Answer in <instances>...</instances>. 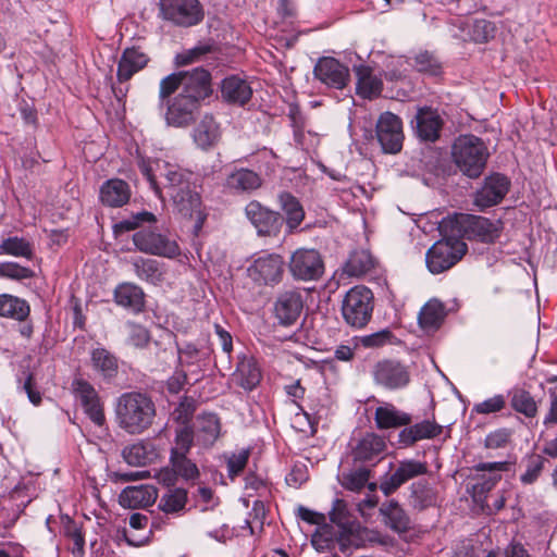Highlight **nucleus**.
Masks as SVG:
<instances>
[{
	"instance_id": "nucleus-1",
	"label": "nucleus",
	"mask_w": 557,
	"mask_h": 557,
	"mask_svg": "<svg viewBox=\"0 0 557 557\" xmlns=\"http://www.w3.org/2000/svg\"><path fill=\"white\" fill-rule=\"evenodd\" d=\"M212 91L211 74L201 66L163 77L159 84L158 110L165 125L183 129L193 126Z\"/></svg>"
},
{
	"instance_id": "nucleus-2",
	"label": "nucleus",
	"mask_w": 557,
	"mask_h": 557,
	"mask_svg": "<svg viewBox=\"0 0 557 557\" xmlns=\"http://www.w3.org/2000/svg\"><path fill=\"white\" fill-rule=\"evenodd\" d=\"M137 165L157 194L159 186L154 171H161L160 175L165 180L164 188L173 201L174 209L182 216L194 219V233L197 235L202 228L207 215L201 210V197L194 173L177 165L161 163L159 160L141 156L138 157Z\"/></svg>"
},
{
	"instance_id": "nucleus-3",
	"label": "nucleus",
	"mask_w": 557,
	"mask_h": 557,
	"mask_svg": "<svg viewBox=\"0 0 557 557\" xmlns=\"http://www.w3.org/2000/svg\"><path fill=\"white\" fill-rule=\"evenodd\" d=\"M115 422L129 435L148 431L157 417V407L150 395L143 392H125L115 403Z\"/></svg>"
},
{
	"instance_id": "nucleus-4",
	"label": "nucleus",
	"mask_w": 557,
	"mask_h": 557,
	"mask_svg": "<svg viewBox=\"0 0 557 557\" xmlns=\"http://www.w3.org/2000/svg\"><path fill=\"white\" fill-rule=\"evenodd\" d=\"M488 150L484 141L475 135H460L451 147V157L458 170L469 178H478L483 173Z\"/></svg>"
},
{
	"instance_id": "nucleus-5",
	"label": "nucleus",
	"mask_w": 557,
	"mask_h": 557,
	"mask_svg": "<svg viewBox=\"0 0 557 557\" xmlns=\"http://www.w3.org/2000/svg\"><path fill=\"white\" fill-rule=\"evenodd\" d=\"M453 231L462 233L468 239H475L484 244L495 243L502 233L503 223L500 220L475 214L459 213L449 220Z\"/></svg>"
},
{
	"instance_id": "nucleus-6",
	"label": "nucleus",
	"mask_w": 557,
	"mask_h": 557,
	"mask_svg": "<svg viewBox=\"0 0 557 557\" xmlns=\"http://www.w3.org/2000/svg\"><path fill=\"white\" fill-rule=\"evenodd\" d=\"M373 293L357 285L351 287L342 301V315L351 327L361 329L368 324L373 312Z\"/></svg>"
},
{
	"instance_id": "nucleus-7",
	"label": "nucleus",
	"mask_w": 557,
	"mask_h": 557,
	"mask_svg": "<svg viewBox=\"0 0 557 557\" xmlns=\"http://www.w3.org/2000/svg\"><path fill=\"white\" fill-rule=\"evenodd\" d=\"M136 249L146 255L174 259L181 255L177 242L157 227H141L133 234Z\"/></svg>"
},
{
	"instance_id": "nucleus-8",
	"label": "nucleus",
	"mask_w": 557,
	"mask_h": 557,
	"mask_svg": "<svg viewBox=\"0 0 557 557\" xmlns=\"http://www.w3.org/2000/svg\"><path fill=\"white\" fill-rule=\"evenodd\" d=\"M467 245L454 237L434 243L425 253L426 268L432 274L453 268L467 252Z\"/></svg>"
},
{
	"instance_id": "nucleus-9",
	"label": "nucleus",
	"mask_w": 557,
	"mask_h": 557,
	"mask_svg": "<svg viewBox=\"0 0 557 557\" xmlns=\"http://www.w3.org/2000/svg\"><path fill=\"white\" fill-rule=\"evenodd\" d=\"M160 15L177 27H193L205 18L199 0H160Z\"/></svg>"
},
{
	"instance_id": "nucleus-10",
	"label": "nucleus",
	"mask_w": 557,
	"mask_h": 557,
	"mask_svg": "<svg viewBox=\"0 0 557 557\" xmlns=\"http://www.w3.org/2000/svg\"><path fill=\"white\" fill-rule=\"evenodd\" d=\"M509 469L510 462L508 461L479 462L473 466L474 471L483 472L475 476L476 482L469 490L473 502L484 508L487 494L502 479L500 472Z\"/></svg>"
},
{
	"instance_id": "nucleus-11",
	"label": "nucleus",
	"mask_w": 557,
	"mask_h": 557,
	"mask_svg": "<svg viewBox=\"0 0 557 557\" xmlns=\"http://www.w3.org/2000/svg\"><path fill=\"white\" fill-rule=\"evenodd\" d=\"M288 269L297 281H317L324 273V262L318 250L299 248L292 253Z\"/></svg>"
},
{
	"instance_id": "nucleus-12",
	"label": "nucleus",
	"mask_w": 557,
	"mask_h": 557,
	"mask_svg": "<svg viewBox=\"0 0 557 557\" xmlns=\"http://www.w3.org/2000/svg\"><path fill=\"white\" fill-rule=\"evenodd\" d=\"M285 261L278 253H264L248 267L249 277L259 285H276L282 282Z\"/></svg>"
},
{
	"instance_id": "nucleus-13",
	"label": "nucleus",
	"mask_w": 557,
	"mask_h": 557,
	"mask_svg": "<svg viewBox=\"0 0 557 557\" xmlns=\"http://www.w3.org/2000/svg\"><path fill=\"white\" fill-rule=\"evenodd\" d=\"M428 470V463L424 461L400 460L392 473H386L381 478L380 490L385 496H389L409 480L426 474Z\"/></svg>"
},
{
	"instance_id": "nucleus-14",
	"label": "nucleus",
	"mask_w": 557,
	"mask_h": 557,
	"mask_svg": "<svg viewBox=\"0 0 557 557\" xmlns=\"http://www.w3.org/2000/svg\"><path fill=\"white\" fill-rule=\"evenodd\" d=\"M245 215L259 236L276 237L284 225V218L280 212L270 210L257 200L246 205Z\"/></svg>"
},
{
	"instance_id": "nucleus-15",
	"label": "nucleus",
	"mask_w": 557,
	"mask_h": 557,
	"mask_svg": "<svg viewBox=\"0 0 557 557\" xmlns=\"http://www.w3.org/2000/svg\"><path fill=\"white\" fill-rule=\"evenodd\" d=\"M510 181L500 173L486 176L480 188L474 193L473 203L481 211L498 205L507 195Z\"/></svg>"
},
{
	"instance_id": "nucleus-16",
	"label": "nucleus",
	"mask_w": 557,
	"mask_h": 557,
	"mask_svg": "<svg viewBox=\"0 0 557 557\" xmlns=\"http://www.w3.org/2000/svg\"><path fill=\"white\" fill-rule=\"evenodd\" d=\"M376 138L385 153H397L401 150L404 133L400 119L384 112L376 122Z\"/></svg>"
},
{
	"instance_id": "nucleus-17",
	"label": "nucleus",
	"mask_w": 557,
	"mask_h": 557,
	"mask_svg": "<svg viewBox=\"0 0 557 557\" xmlns=\"http://www.w3.org/2000/svg\"><path fill=\"white\" fill-rule=\"evenodd\" d=\"M373 377L377 385L386 389H400L410 382L408 368L395 360L379 361L373 368Z\"/></svg>"
},
{
	"instance_id": "nucleus-18",
	"label": "nucleus",
	"mask_w": 557,
	"mask_h": 557,
	"mask_svg": "<svg viewBox=\"0 0 557 557\" xmlns=\"http://www.w3.org/2000/svg\"><path fill=\"white\" fill-rule=\"evenodd\" d=\"M313 75L327 87L335 89L345 88L349 81L348 67L332 57L320 58L314 65Z\"/></svg>"
},
{
	"instance_id": "nucleus-19",
	"label": "nucleus",
	"mask_w": 557,
	"mask_h": 557,
	"mask_svg": "<svg viewBox=\"0 0 557 557\" xmlns=\"http://www.w3.org/2000/svg\"><path fill=\"white\" fill-rule=\"evenodd\" d=\"M304 309V297L297 289L280 293L274 304V314L284 326L296 324Z\"/></svg>"
},
{
	"instance_id": "nucleus-20",
	"label": "nucleus",
	"mask_w": 557,
	"mask_h": 557,
	"mask_svg": "<svg viewBox=\"0 0 557 557\" xmlns=\"http://www.w3.org/2000/svg\"><path fill=\"white\" fill-rule=\"evenodd\" d=\"M369 543L382 542L376 532L362 528L358 522L338 530V548L346 556H350L355 549L367 547Z\"/></svg>"
},
{
	"instance_id": "nucleus-21",
	"label": "nucleus",
	"mask_w": 557,
	"mask_h": 557,
	"mask_svg": "<svg viewBox=\"0 0 557 557\" xmlns=\"http://www.w3.org/2000/svg\"><path fill=\"white\" fill-rule=\"evenodd\" d=\"M411 123H416V134L421 140L435 141L438 139L443 120L437 111L430 108H421Z\"/></svg>"
},
{
	"instance_id": "nucleus-22",
	"label": "nucleus",
	"mask_w": 557,
	"mask_h": 557,
	"mask_svg": "<svg viewBox=\"0 0 557 557\" xmlns=\"http://www.w3.org/2000/svg\"><path fill=\"white\" fill-rule=\"evenodd\" d=\"M232 377L243 389L251 392L259 385L262 374L252 356L242 355L238 356L237 367Z\"/></svg>"
},
{
	"instance_id": "nucleus-23",
	"label": "nucleus",
	"mask_w": 557,
	"mask_h": 557,
	"mask_svg": "<svg viewBox=\"0 0 557 557\" xmlns=\"http://www.w3.org/2000/svg\"><path fill=\"white\" fill-rule=\"evenodd\" d=\"M261 185L260 174L247 168H234L225 178V187L234 194H249Z\"/></svg>"
},
{
	"instance_id": "nucleus-24",
	"label": "nucleus",
	"mask_w": 557,
	"mask_h": 557,
	"mask_svg": "<svg viewBox=\"0 0 557 557\" xmlns=\"http://www.w3.org/2000/svg\"><path fill=\"white\" fill-rule=\"evenodd\" d=\"M149 62V57L139 47L124 49L117 64L119 82L129 81L137 72L141 71Z\"/></svg>"
},
{
	"instance_id": "nucleus-25",
	"label": "nucleus",
	"mask_w": 557,
	"mask_h": 557,
	"mask_svg": "<svg viewBox=\"0 0 557 557\" xmlns=\"http://www.w3.org/2000/svg\"><path fill=\"white\" fill-rule=\"evenodd\" d=\"M131 195V186L127 182L120 178L106 181L99 191L101 203L110 208L123 207L129 201Z\"/></svg>"
},
{
	"instance_id": "nucleus-26",
	"label": "nucleus",
	"mask_w": 557,
	"mask_h": 557,
	"mask_svg": "<svg viewBox=\"0 0 557 557\" xmlns=\"http://www.w3.org/2000/svg\"><path fill=\"white\" fill-rule=\"evenodd\" d=\"M405 426L406 428L398 433V442L406 447L422 440L434 438L443 431L442 425L431 420H423L416 424Z\"/></svg>"
},
{
	"instance_id": "nucleus-27",
	"label": "nucleus",
	"mask_w": 557,
	"mask_h": 557,
	"mask_svg": "<svg viewBox=\"0 0 557 557\" xmlns=\"http://www.w3.org/2000/svg\"><path fill=\"white\" fill-rule=\"evenodd\" d=\"M220 136L219 124L211 114L203 115L191 133L196 146L205 151L213 148L218 144Z\"/></svg>"
},
{
	"instance_id": "nucleus-28",
	"label": "nucleus",
	"mask_w": 557,
	"mask_h": 557,
	"mask_svg": "<svg viewBox=\"0 0 557 557\" xmlns=\"http://www.w3.org/2000/svg\"><path fill=\"white\" fill-rule=\"evenodd\" d=\"M380 515L385 525L397 533H405L411 529L409 515L395 499L384 502L380 507Z\"/></svg>"
},
{
	"instance_id": "nucleus-29",
	"label": "nucleus",
	"mask_w": 557,
	"mask_h": 557,
	"mask_svg": "<svg viewBox=\"0 0 557 557\" xmlns=\"http://www.w3.org/2000/svg\"><path fill=\"white\" fill-rule=\"evenodd\" d=\"M277 199L281 210L285 214V232L287 235L294 234L305 219V210L300 201L290 193L282 191Z\"/></svg>"
},
{
	"instance_id": "nucleus-30",
	"label": "nucleus",
	"mask_w": 557,
	"mask_h": 557,
	"mask_svg": "<svg viewBox=\"0 0 557 557\" xmlns=\"http://www.w3.org/2000/svg\"><path fill=\"white\" fill-rule=\"evenodd\" d=\"M131 264L136 276L148 284L158 286L164 281L163 264L156 259L135 257Z\"/></svg>"
},
{
	"instance_id": "nucleus-31",
	"label": "nucleus",
	"mask_w": 557,
	"mask_h": 557,
	"mask_svg": "<svg viewBox=\"0 0 557 557\" xmlns=\"http://www.w3.org/2000/svg\"><path fill=\"white\" fill-rule=\"evenodd\" d=\"M158 498L152 485L127 486L120 494V504L128 508L148 507Z\"/></svg>"
},
{
	"instance_id": "nucleus-32",
	"label": "nucleus",
	"mask_w": 557,
	"mask_h": 557,
	"mask_svg": "<svg viewBox=\"0 0 557 557\" xmlns=\"http://www.w3.org/2000/svg\"><path fill=\"white\" fill-rule=\"evenodd\" d=\"M114 300L116 305L138 313L145 307V293L133 283H121L114 289Z\"/></svg>"
},
{
	"instance_id": "nucleus-33",
	"label": "nucleus",
	"mask_w": 557,
	"mask_h": 557,
	"mask_svg": "<svg viewBox=\"0 0 557 557\" xmlns=\"http://www.w3.org/2000/svg\"><path fill=\"white\" fill-rule=\"evenodd\" d=\"M221 95L227 102L244 106L250 100L252 89L245 79L233 75L222 81Z\"/></svg>"
},
{
	"instance_id": "nucleus-34",
	"label": "nucleus",
	"mask_w": 557,
	"mask_h": 557,
	"mask_svg": "<svg viewBox=\"0 0 557 557\" xmlns=\"http://www.w3.org/2000/svg\"><path fill=\"white\" fill-rule=\"evenodd\" d=\"M409 491V505L418 511L433 507L437 503V492L428 480L413 482Z\"/></svg>"
},
{
	"instance_id": "nucleus-35",
	"label": "nucleus",
	"mask_w": 557,
	"mask_h": 557,
	"mask_svg": "<svg viewBox=\"0 0 557 557\" xmlns=\"http://www.w3.org/2000/svg\"><path fill=\"white\" fill-rule=\"evenodd\" d=\"M196 440L205 447L212 446L220 435L221 423L215 413H202L197 417Z\"/></svg>"
},
{
	"instance_id": "nucleus-36",
	"label": "nucleus",
	"mask_w": 557,
	"mask_h": 557,
	"mask_svg": "<svg viewBox=\"0 0 557 557\" xmlns=\"http://www.w3.org/2000/svg\"><path fill=\"white\" fill-rule=\"evenodd\" d=\"M354 72L357 76L356 91L359 96L368 99L380 96L383 83L372 74L371 67L363 64L355 65Z\"/></svg>"
},
{
	"instance_id": "nucleus-37",
	"label": "nucleus",
	"mask_w": 557,
	"mask_h": 557,
	"mask_svg": "<svg viewBox=\"0 0 557 557\" xmlns=\"http://www.w3.org/2000/svg\"><path fill=\"white\" fill-rule=\"evenodd\" d=\"M386 445L382 437L376 434H367L362 437L352 450L355 461L371 462L380 457Z\"/></svg>"
},
{
	"instance_id": "nucleus-38",
	"label": "nucleus",
	"mask_w": 557,
	"mask_h": 557,
	"mask_svg": "<svg viewBox=\"0 0 557 557\" xmlns=\"http://www.w3.org/2000/svg\"><path fill=\"white\" fill-rule=\"evenodd\" d=\"M446 317L444 305L437 299L428 301L420 310L418 322L425 332H435L443 324Z\"/></svg>"
},
{
	"instance_id": "nucleus-39",
	"label": "nucleus",
	"mask_w": 557,
	"mask_h": 557,
	"mask_svg": "<svg viewBox=\"0 0 557 557\" xmlns=\"http://www.w3.org/2000/svg\"><path fill=\"white\" fill-rule=\"evenodd\" d=\"M374 420L380 430L399 428L411 423V416L396 409L392 405L381 406L375 409Z\"/></svg>"
},
{
	"instance_id": "nucleus-40",
	"label": "nucleus",
	"mask_w": 557,
	"mask_h": 557,
	"mask_svg": "<svg viewBox=\"0 0 557 557\" xmlns=\"http://www.w3.org/2000/svg\"><path fill=\"white\" fill-rule=\"evenodd\" d=\"M91 366L104 379H112L117 374V358L103 347H97L90 352Z\"/></svg>"
},
{
	"instance_id": "nucleus-41",
	"label": "nucleus",
	"mask_w": 557,
	"mask_h": 557,
	"mask_svg": "<svg viewBox=\"0 0 557 557\" xmlns=\"http://www.w3.org/2000/svg\"><path fill=\"white\" fill-rule=\"evenodd\" d=\"M30 312L26 300L9 294L0 295V315L4 318L24 321Z\"/></svg>"
},
{
	"instance_id": "nucleus-42",
	"label": "nucleus",
	"mask_w": 557,
	"mask_h": 557,
	"mask_svg": "<svg viewBox=\"0 0 557 557\" xmlns=\"http://www.w3.org/2000/svg\"><path fill=\"white\" fill-rule=\"evenodd\" d=\"M124 460L134 467H143L149 463L156 456L151 444L138 442L125 447L122 451Z\"/></svg>"
},
{
	"instance_id": "nucleus-43",
	"label": "nucleus",
	"mask_w": 557,
	"mask_h": 557,
	"mask_svg": "<svg viewBox=\"0 0 557 557\" xmlns=\"http://www.w3.org/2000/svg\"><path fill=\"white\" fill-rule=\"evenodd\" d=\"M373 259L367 250H357L349 255L344 272L349 276H361L373 268Z\"/></svg>"
},
{
	"instance_id": "nucleus-44",
	"label": "nucleus",
	"mask_w": 557,
	"mask_h": 557,
	"mask_svg": "<svg viewBox=\"0 0 557 557\" xmlns=\"http://www.w3.org/2000/svg\"><path fill=\"white\" fill-rule=\"evenodd\" d=\"M338 530L325 521L319 524L311 535V544L318 552H325L337 543Z\"/></svg>"
},
{
	"instance_id": "nucleus-45",
	"label": "nucleus",
	"mask_w": 557,
	"mask_h": 557,
	"mask_svg": "<svg viewBox=\"0 0 557 557\" xmlns=\"http://www.w3.org/2000/svg\"><path fill=\"white\" fill-rule=\"evenodd\" d=\"M8 255L13 257H23L28 260L33 259V245L25 238L12 236L3 239L0 244V256Z\"/></svg>"
},
{
	"instance_id": "nucleus-46",
	"label": "nucleus",
	"mask_w": 557,
	"mask_h": 557,
	"mask_svg": "<svg viewBox=\"0 0 557 557\" xmlns=\"http://www.w3.org/2000/svg\"><path fill=\"white\" fill-rule=\"evenodd\" d=\"M187 491L174 488L166 491L160 498L158 507L165 513H177L185 509Z\"/></svg>"
},
{
	"instance_id": "nucleus-47",
	"label": "nucleus",
	"mask_w": 557,
	"mask_h": 557,
	"mask_svg": "<svg viewBox=\"0 0 557 557\" xmlns=\"http://www.w3.org/2000/svg\"><path fill=\"white\" fill-rule=\"evenodd\" d=\"M170 461L174 473L183 479L194 480L199 476L196 463L187 458V454L171 453Z\"/></svg>"
},
{
	"instance_id": "nucleus-48",
	"label": "nucleus",
	"mask_w": 557,
	"mask_h": 557,
	"mask_svg": "<svg viewBox=\"0 0 557 557\" xmlns=\"http://www.w3.org/2000/svg\"><path fill=\"white\" fill-rule=\"evenodd\" d=\"M510 404L517 412L524 414L527 418H533L536 416L537 405L533 396L528 391H515L511 396Z\"/></svg>"
},
{
	"instance_id": "nucleus-49",
	"label": "nucleus",
	"mask_w": 557,
	"mask_h": 557,
	"mask_svg": "<svg viewBox=\"0 0 557 557\" xmlns=\"http://www.w3.org/2000/svg\"><path fill=\"white\" fill-rule=\"evenodd\" d=\"M414 69L429 76H440L442 74V64L440 60L429 51H421L414 57Z\"/></svg>"
},
{
	"instance_id": "nucleus-50",
	"label": "nucleus",
	"mask_w": 557,
	"mask_h": 557,
	"mask_svg": "<svg viewBox=\"0 0 557 557\" xmlns=\"http://www.w3.org/2000/svg\"><path fill=\"white\" fill-rule=\"evenodd\" d=\"M196 433L190 424H177L175 429V446L171 449V453L188 454L193 447Z\"/></svg>"
},
{
	"instance_id": "nucleus-51",
	"label": "nucleus",
	"mask_w": 557,
	"mask_h": 557,
	"mask_svg": "<svg viewBox=\"0 0 557 557\" xmlns=\"http://www.w3.org/2000/svg\"><path fill=\"white\" fill-rule=\"evenodd\" d=\"M369 478L370 469L362 467L348 473H343L341 484L346 490L358 492L366 486Z\"/></svg>"
},
{
	"instance_id": "nucleus-52",
	"label": "nucleus",
	"mask_w": 557,
	"mask_h": 557,
	"mask_svg": "<svg viewBox=\"0 0 557 557\" xmlns=\"http://www.w3.org/2000/svg\"><path fill=\"white\" fill-rule=\"evenodd\" d=\"M330 520L332 523L338 527V530L345 529L349 525L357 523L347 507L345 500L336 498L333 502L332 510L329 512Z\"/></svg>"
},
{
	"instance_id": "nucleus-53",
	"label": "nucleus",
	"mask_w": 557,
	"mask_h": 557,
	"mask_svg": "<svg viewBox=\"0 0 557 557\" xmlns=\"http://www.w3.org/2000/svg\"><path fill=\"white\" fill-rule=\"evenodd\" d=\"M35 276L32 269L23 267L16 262L0 263V277L13 281L28 280Z\"/></svg>"
},
{
	"instance_id": "nucleus-54",
	"label": "nucleus",
	"mask_w": 557,
	"mask_h": 557,
	"mask_svg": "<svg viewBox=\"0 0 557 557\" xmlns=\"http://www.w3.org/2000/svg\"><path fill=\"white\" fill-rule=\"evenodd\" d=\"M156 222L157 218L153 213L148 211H141L134 214L129 219H124L120 221L117 224H115L114 228L116 232H129L140 227L145 223L151 224Z\"/></svg>"
},
{
	"instance_id": "nucleus-55",
	"label": "nucleus",
	"mask_w": 557,
	"mask_h": 557,
	"mask_svg": "<svg viewBox=\"0 0 557 557\" xmlns=\"http://www.w3.org/2000/svg\"><path fill=\"white\" fill-rule=\"evenodd\" d=\"M195 410V400L190 397L185 396L180 400L177 407L174 409L172 413L173 420L177 424H190Z\"/></svg>"
},
{
	"instance_id": "nucleus-56",
	"label": "nucleus",
	"mask_w": 557,
	"mask_h": 557,
	"mask_svg": "<svg viewBox=\"0 0 557 557\" xmlns=\"http://www.w3.org/2000/svg\"><path fill=\"white\" fill-rule=\"evenodd\" d=\"M73 388L83 407L100 399L95 387L85 380H75L73 382Z\"/></svg>"
},
{
	"instance_id": "nucleus-57",
	"label": "nucleus",
	"mask_w": 557,
	"mask_h": 557,
	"mask_svg": "<svg viewBox=\"0 0 557 557\" xmlns=\"http://www.w3.org/2000/svg\"><path fill=\"white\" fill-rule=\"evenodd\" d=\"M496 27L491 21L481 18L475 20L472 27V37L476 42H487L495 37Z\"/></svg>"
},
{
	"instance_id": "nucleus-58",
	"label": "nucleus",
	"mask_w": 557,
	"mask_h": 557,
	"mask_svg": "<svg viewBox=\"0 0 557 557\" xmlns=\"http://www.w3.org/2000/svg\"><path fill=\"white\" fill-rule=\"evenodd\" d=\"M150 342L149 331L139 324L128 323L127 344L135 348H145Z\"/></svg>"
},
{
	"instance_id": "nucleus-59",
	"label": "nucleus",
	"mask_w": 557,
	"mask_h": 557,
	"mask_svg": "<svg viewBox=\"0 0 557 557\" xmlns=\"http://www.w3.org/2000/svg\"><path fill=\"white\" fill-rule=\"evenodd\" d=\"M506 406V398L498 394L473 406L472 411L480 414H490L502 411Z\"/></svg>"
},
{
	"instance_id": "nucleus-60",
	"label": "nucleus",
	"mask_w": 557,
	"mask_h": 557,
	"mask_svg": "<svg viewBox=\"0 0 557 557\" xmlns=\"http://www.w3.org/2000/svg\"><path fill=\"white\" fill-rule=\"evenodd\" d=\"M250 456L249 449H240L237 454H232L227 458V472L231 479L238 475L246 467Z\"/></svg>"
},
{
	"instance_id": "nucleus-61",
	"label": "nucleus",
	"mask_w": 557,
	"mask_h": 557,
	"mask_svg": "<svg viewBox=\"0 0 557 557\" xmlns=\"http://www.w3.org/2000/svg\"><path fill=\"white\" fill-rule=\"evenodd\" d=\"M544 468V460L540 456L533 457L527 465L525 471L520 475V481L524 485L536 482Z\"/></svg>"
},
{
	"instance_id": "nucleus-62",
	"label": "nucleus",
	"mask_w": 557,
	"mask_h": 557,
	"mask_svg": "<svg viewBox=\"0 0 557 557\" xmlns=\"http://www.w3.org/2000/svg\"><path fill=\"white\" fill-rule=\"evenodd\" d=\"M511 435V430L505 428L498 429L486 435L484 446L491 449L503 448L509 443Z\"/></svg>"
},
{
	"instance_id": "nucleus-63",
	"label": "nucleus",
	"mask_w": 557,
	"mask_h": 557,
	"mask_svg": "<svg viewBox=\"0 0 557 557\" xmlns=\"http://www.w3.org/2000/svg\"><path fill=\"white\" fill-rule=\"evenodd\" d=\"M23 374L25 375V381L21 387L27 394L28 400L33 405L38 406L41 403V393L36 386L34 374L26 371Z\"/></svg>"
},
{
	"instance_id": "nucleus-64",
	"label": "nucleus",
	"mask_w": 557,
	"mask_h": 557,
	"mask_svg": "<svg viewBox=\"0 0 557 557\" xmlns=\"http://www.w3.org/2000/svg\"><path fill=\"white\" fill-rule=\"evenodd\" d=\"M392 336L393 335L391 331L382 330L376 333L361 337V344L364 347H380L388 343Z\"/></svg>"
}]
</instances>
